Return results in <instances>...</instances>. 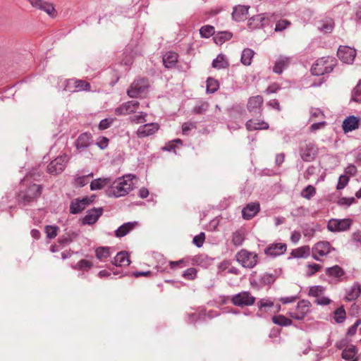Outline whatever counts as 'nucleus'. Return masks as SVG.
Listing matches in <instances>:
<instances>
[{
  "label": "nucleus",
  "instance_id": "obj_2",
  "mask_svg": "<svg viewBox=\"0 0 361 361\" xmlns=\"http://www.w3.org/2000/svg\"><path fill=\"white\" fill-rule=\"evenodd\" d=\"M136 177L132 174L123 176L115 181L113 185L108 189L107 194L109 196L120 197L128 194L133 190L134 186L133 180Z\"/></svg>",
  "mask_w": 361,
  "mask_h": 361
},
{
  "label": "nucleus",
  "instance_id": "obj_26",
  "mask_svg": "<svg viewBox=\"0 0 361 361\" xmlns=\"http://www.w3.org/2000/svg\"><path fill=\"white\" fill-rule=\"evenodd\" d=\"M178 61V54L175 52H169L163 57V62L166 68H171Z\"/></svg>",
  "mask_w": 361,
  "mask_h": 361
},
{
  "label": "nucleus",
  "instance_id": "obj_33",
  "mask_svg": "<svg viewBox=\"0 0 361 361\" xmlns=\"http://www.w3.org/2000/svg\"><path fill=\"white\" fill-rule=\"evenodd\" d=\"M271 319L274 324L282 326H287L292 324L291 319L281 314L275 315L272 317Z\"/></svg>",
  "mask_w": 361,
  "mask_h": 361
},
{
  "label": "nucleus",
  "instance_id": "obj_8",
  "mask_svg": "<svg viewBox=\"0 0 361 361\" xmlns=\"http://www.w3.org/2000/svg\"><path fill=\"white\" fill-rule=\"evenodd\" d=\"M67 161L68 157L66 154L58 157L48 165V172L54 175L61 173L64 170Z\"/></svg>",
  "mask_w": 361,
  "mask_h": 361
},
{
  "label": "nucleus",
  "instance_id": "obj_45",
  "mask_svg": "<svg viewBox=\"0 0 361 361\" xmlns=\"http://www.w3.org/2000/svg\"><path fill=\"white\" fill-rule=\"evenodd\" d=\"M92 267V263L87 259L80 260L76 265V269L79 270H89Z\"/></svg>",
  "mask_w": 361,
  "mask_h": 361
},
{
  "label": "nucleus",
  "instance_id": "obj_18",
  "mask_svg": "<svg viewBox=\"0 0 361 361\" xmlns=\"http://www.w3.org/2000/svg\"><path fill=\"white\" fill-rule=\"evenodd\" d=\"M159 128L157 123H151L140 126L137 130V135H152L155 134Z\"/></svg>",
  "mask_w": 361,
  "mask_h": 361
},
{
  "label": "nucleus",
  "instance_id": "obj_37",
  "mask_svg": "<svg viewBox=\"0 0 361 361\" xmlns=\"http://www.w3.org/2000/svg\"><path fill=\"white\" fill-rule=\"evenodd\" d=\"M96 257L102 260L108 258L110 256V251L109 247H100L95 251Z\"/></svg>",
  "mask_w": 361,
  "mask_h": 361
},
{
  "label": "nucleus",
  "instance_id": "obj_27",
  "mask_svg": "<svg viewBox=\"0 0 361 361\" xmlns=\"http://www.w3.org/2000/svg\"><path fill=\"white\" fill-rule=\"evenodd\" d=\"M246 127L248 130H262V129H267L269 125L265 122H257L255 120L250 119L246 123Z\"/></svg>",
  "mask_w": 361,
  "mask_h": 361
},
{
  "label": "nucleus",
  "instance_id": "obj_31",
  "mask_svg": "<svg viewBox=\"0 0 361 361\" xmlns=\"http://www.w3.org/2000/svg\"><path fill=\"white\" fill-rule=\"evenodd\" d=\"M245 240V232L240 229L234 232L232 235L231 242L235 246L241 245Z\"/></svg>",
  "mask_w": 361,
  "mask_h": 361
},
{
  "label": "nucleus",
  "instance_id": "obj_16",
  "mask_svg": "<svg viewBox=\"0 0 361 361\" xmlns=\"http://www.w3.org/2000/svg\"><path fill=\"white\" fill-rule=\"evenodd\" d=\"M249 6L238 5L234 7L232 16L237 21H242L247 18Z\"/></svg>",
  "mask_w": 361,
  "mask_h": 361
},
{
  "label": "nucleus",
  "instance_id": "obj_30",
  "mask_svg": "<svg viewBox=\"0 0 361 361\" xmlns=\"http://www.w3.org/2000/svg\"><path fill=\"white\" fill-rule=\"evenodd\" d=\"M228 66L225 56L219 54L212 62V67L216 69L226 68Z\"/></svg>",
  "mask_w": 361,
  "mask_h": 361
},
{
  "label": "nucleus",
  "instance_id": "obj_35",
  "mask_svg": "<svg viewBox=\"0 0 361 361\" xmlns=\"http://www.w3.org/2000/svg\"><path fill=\"white\" fill-rule=\"evenodd\" d=\"M85 208V203H81L80 200H76L71 204L70 210L72 214H78Z\"/></svg>",
  "mask_w": 361,
  "mask_h": 361
},
{
  "label": "nucleus",
  "instance_id": "obj_34",
  "mask_svg": "<svg viewBox=\"0 0 361 361\" xmlns=\"http://www.w3.org/2000/svg\"><path fill=\"white\" fill-rule=\"evenodd\" d=\"M361 293V288L360 286H353L351 288L350 291L348 293L347 295L345 296L346 300L352 301L355 300L359 297Z\"/></svg>",
  "mask_w": 361,
  "mask_h": 361
},
{
  "label": "nucleus",
  "instance_id": "obj_54",
  "mask_svg": "<svg viewBox=\"0 0 361 361\" xmlns=\"http://www.w3.org/2000/svg\"><path fill=\"white\" fill-rule=\"evenodd\" d=\"M231 37H232L231 33L224 32L219 33V36L216 37L215 40L217 44L218 43L221 44L225 40L230 39L231 38Z\"/></svg>",
  "mask_w": 361,
  "mask_h": 361
},
{
  "label": "nucleus",
  "instance_id": "obj_25",
  "mask_svg": "<svg viewBox=\"0 0 361 361\" xmlns=\"http://www.w3.org/2000/svg\"><path fill=\"white\" fill-rule=\"evenodd\" d=\"M290 59L288 57L280 56L275 63L273 68L274 73L280 74L282 73L283 69L288 66Z\"/></svg>",
  "mask_w": 361,
  "mask_h": 361
},
{
  "label": "nucleus",
  "instance_id": "obj_41",
  "mask_svg": "<svg viewBox=\"0 0 361 361\" xmlns=\"http://www.w3.org/2000/svg\"><path fill=\"white\" fill-rule=\"evenodd\" d=\"M218 81L212 78H209L207 81V91L210 93H214L218 90Z\"/></svg>",
  "mask_w": 361,
  "mask_h": 361
},
{
  "label": "nucleus",
  "instance_id": "obj_56",
  "mask_svg": "<svg viewBox=\"0 0 361 361\" xmlns=\"http://www.w3.org/2000/svg\"><path fill=\"white\" fill-rule=\"evenodd\" d=\"M205 239V235L204 233H201L199 235H197L193 238V243L198 247H201Z\"/></svg>",
  "mask_w": 361,
  "mask_h": 361
},
{
  "label": "nucleus",
  "instance_id": "obj_13",
  "mask_svg": "<svg viewBox=\"0 0 361 361\" xmlns=\"http://www.w3.org/2000/svg\"><path fill=\"white\" fill-rule=\"evenodd\" d=\"M139 106V102L137 101H129L121 104L119 107L116 109V114L117 115H126L134 113L137 111Z\"/></svg>",
  "mask_w": 361,
  "mask_h": 361
},
{
  "label": "nucleus",
  "instance_id": "obj_53",
  "mask_svg": "<svg viewBox=\"0 0 361 361\" xmlns=\"http://www.w3.org/2000/svg\"><path fill=\"white\" fill-rule=\"evenodd\" d=\"M47 236L49 238H54L57 235V227L47 226L45 228Z\"/></svg>",
  "mask_w": 361,
  "mask_h": 361
},
{
  "label": "nucleus",
  "instance_id": "obj_46",
  "mask_svg": "<svg viewBox=\"0 0 361 361\" xmlns=\"http://www.w3.org/2000/svg\"><path fill=\"white\" fill-rule=\"evenodd\" d=\"M352 98L355 102H361V81L354 88Z\"/></svg>",
  "mask_w": 361,
  "mask_h": 361
},
{
  "label": "nucleus",
  "instance_id": "obj_6",
  "mask_svg": "<svg viewBox=\"0 0 361 361\" xmlns=\"http://www.w3.org/2000/svg\"><path fill=\"white\" fill-rule=\"evenodd\" d=\"M352 223L350 219H331L328 222L327 228L331 232L345 231L350 228Z\"/></svg>",
  "mask_w": 361,
  "mask_h": 361
},
{
  "label": "nucleus",
  "instance_id": "obj_24",
  "mask_svg": "<svg viewBox=\"0 0 361 361\" xmlns=\"http://www.w3.org/2000/svg\"><path fill=\"white\" fill-rule=\"evenodd\" d=\"M113 264L117 267L128 266L130 264V260L126 252H118L114 257Z\"/></svg>",
  "mask_w": 361,
  "mask_h": 361
},
{
  "label": "nucleus",
  "instance_id": "obj_42",
  "mask_svg": "<svg viewBox=\"0 0 361 361\" xmlns=\"http://www.w3.org/2000/svg\"><path fill=\"white\" fill-rule=\"evenodd\" d=\"M93 176V173H90L86 176L78 177L75 179V183L80 187L85 186L89 183L90 178H92Z\"/></svg>",
  "mask_w": 361,
  "mask_h": 361
},
{
  "label": "nucleus",
  "instance_id": "obj_29",
  "mask_svg": "<svg viewBox=\"0 0 361 361\" xmlns=\"http://www.w3.org/2000/svg\"><path fill=\"white\" fill-rule=\"evenodd\" d=\"M357 353L356 348L354 345H350L345 349H344L342 352V358L345 360H356L355 355Z\"/></svg>",
  "mask_w": 361,
  "mask_h": 361
},
{
  "label": "nucleus",
  "instance_id": "obj_22",
  "mask_svg": "<svg viewBox=\"0 0 361 361\" xmlns=\"http://www.w3.org/2000/svg\"><path fill=\"white\" fill-rule=\"evenodd\" d=\"M137 225V221L126 223L118 227V228L115 231V235L118 238L123 237L134 229Z\"/></svg>",
  "mask_w": 361,
  "mask_h": 361
},
{
  "label": "nucleus",
  "instance_id": "obj_32",
  "mask_svg": "<svg viewBox=\"0 0 361 361\" xmlns=\"http://www.w3.org/2000/svg\"><path fill=\"white\" fill-rule=\"evenodd\" d=\"M255 52L250 49H245L243 51L241 56V62L245 66H249L252 63V59L253 58Z\"/></svg>",
  "mask_w": 361,
  "mask_h": 361
},
{
  "label": "nucleus",
  "instance_id": "obj_50",
  "mask_svg": "<svg viewBox=\"0 0 361 361\" xmlns=\"http://www.w3.org/2000/svg\"><path fill=\"white\" fill-rule=\"evenodd\" d=\"M197 275V270L195 268H189L186 269L183 276L188 280H193Z\"/></svg>",
  "mask_w": 361,
  "mask_h": 361
},
{
  "label": "nucleus",
  "instance_id": "obj_58",
  "mask_svg": "<svg viewBox=\"0 0 361 361\" xmlns=\"http://www.w3.org/2000/svg\"><path fill=\"white\" fill-rule=\"evenodd\" d=\"M361 324V319H358L356 321V322L352 325L348 330L347 334L350 336H352L355 334L357 327Z\"/></svg>",
  "mask_w": 361,
  "mask_h": 361
},
{
  "label": "nucleus",
  "instance_id": "obj_40",
  "mask_svg": "<svg viewBox=\"0 0 361 361\" xmlns=\"http://www.w3.org/2000/svg\"><path fill=\"white\" fill-rule=\"evenodd\" d=\"M326 274L334 277H340L344 274V271L339 266L335 265L332 267L328 268Z\"/></svg>",
  "mask_w": 361,
  "mask_h": 361
},
{
  "label": "nucleus",
  "instance_id": "obj_61",
  "mask_svg": "<svg viewBox=\"0 0 361 361\" xmlns=\"http://www.w3.org/2000/svg\"><path fill=\"white\" fill-rule=\"evenodd\" d=\"M310 274L312 275L321 270L322 266L317 264H311L308 265Z\"/></svg>",
  "mask_w": 361,
  "mask_h": 361
},
{
  "label": "nucleus",
  "instance_id": "obj_11",
  "mask_svg": "<svg viewBox=\"0 0 361 361\" xmlns=\"http://www.w3.org/2000/svg\"><path fill=\"white\" fill-rule=\"evenodd\" d=\"M337 56L343 62L350 64L355 58L356 51L348 46H341L338 49Z\"/></svg>",
  "mask_w": 361,
  "mask_h": 361
},
{
  "label": "nucleus",
  "instance_id": "obj_62",
  "mask_svg": "<svg viewBox=\"0 0 361 361\" xmlns=\"http://www.w3.org/2000/svg\"><path fill=\"white\" fill-rule=\"evenodd\" d=\"M259 309H262L266 307H272L274 305L273 302L268 300H261L257 303Z\"/></svg>",
  "mask_w": 361,
  "mask_h": 361
},
{
  "label": "nucleus",
  "instance_id": "obj_44",
  "mask_svg": "<svg viewBox=\"0 0 361 361\" xmlns=\"http://www.w3.org/2000/svg\"><path fill=\"white\" fill-rule=\"evenodd\" d=\"M89 144V137H78L75 142L76 148L79 150L87 147Z\"/></svg>",
  "mask_w": 361,
  "mask_h": 361
},
{
  "label": "nucleus",
  "instance_id": "obj_23",
  "mask_svg": "<svg viewBox=\"0 0 361 361\" xmlns=\"http://www.w3.org/2000/svg\"><path fill=\"white\" fill-rule=\"evenodd\" d=\"M264 99L262 97L259 95H257L255 97H252L250 98L248 102H247V109L248 110L254 112H257V110H259L262 104H263Z\"/></svg>",
  "mask_w": 361,
  "mask_h": 361
},
{
  "label": "nucleus",
  "instance_id": "obj_19",
  "mask_svg": "<svg viewBox=\"0 0 361 361\" xmlns=\"http://www.w3.org/2000/svg\"><path fill=\"white\" fill-rule=\"evenodd\" d=\"M360 120L353 116L346 118L342 124L343 129L345 133L352 131L359 127Z\"/></svg>",
  "mask_w": 361,
  "mask_h": 361
},
{
  "label": "nucleus",
  "instance_id": "obj_21",
  "mask_svg": "<svg viewBox=\"0 0 361 361\" xmlns=\"http://www.w3.org/2000/svg\"><path fill=\"white\" fill-rule=\"evenodd\" d=\"M102 214V209L98 208L90 210L87 214L83 218L82 222L84 224H93Z\"/></svg>",
  "mask_w": 361,
  "mask_h": 361
},
{
  "label": "nucleus",
  "instance_id": "obj_52",
  "mask_svg": "<svg viewBox=\"0 0 361 361\" xmlns=\"http://www.w3.org/2000/svg\"><path fill=\"white\" fill-rule=\"evenodd\" d=\"M290 25V22L287 20H279L275 27V31H282L286 29L288 25Z\"/></svg>",
  "mask_w": 361,
  "mask_h": 361
},
{
  "label": "nucleus",
  "instance_id": "obj_28",
  "mask_svg": "<svg viewBox=\"0 0 361 361\" xmlns=\"http://www.w3.org/2000/svg\"><path fill=\"white\" fill-rule=\"evenodd\" d=\"M111 183L110 178H98L92 180L90 183V189L92 190H100L104 186Z\"/></svg>",
  "mask_w": 361,
  "mask_h": 361
},
{
  "label": "nucleus",
  "instance_id": "obj_63",
  "mask_svg": "<svg viewBox=\"0 0 361 361\" xmlns=\"http://www.w3.org/2000/svg\"><path fill=\"white\" fill-rule=\"evenodd\" d=\"M326 123L325 121H321L318 123H313L310 126V130L312 133L315 131L317 129L323 128L326 126Z\"/></svg>",
  "mask_w": 361,
  "mask_h": 361
},
{
  "label": "nucleus",
  "instance_id": "obj_51",
  "mask_svg": "<svg viewBox=\"0 0 361 361\" xmlns=\"http://www.w3.org/2000/svg\"><path fill=\"white\" fill-rule=\"evenodd\" d=\"M324 288L320 286H315L310 288L309 295L313 297H319L323 292Z\"/></svg>",
  "mask_w": 361,
  "mask_h": 361
},
{
  "label": "nucleus",
  "instance_id": "obj_49",
  "mask_svg": "<svg viewBox=\"0 0 361 361\" xmlns=\"http://www.w3.org/2000/svg\"><path fill=\"white\" fill-rule=\"evenodd\" d=\"M349 181V177L348 176L341 175L338 178V182L336 186L337 190L343 189Z\"/></svg>",
  "mask_w": 361,
  "mask_h": 361
},
{
  "label": "nucleus",
  "instance_id": "obj_4",
  "mask_svg": "<svg viewBox=\"0 0 361 361\" xmlns=\"http://www.w3.org/2000/svg\"><path fill=\"white\" fill-rule=\"evenodd\" d=\"M235 258L243 267L252 269L257 263L258 255L255 252L242 249L236 253Z\"/></svg>",
  "mask_w": 361,
  "mask_h": 361
},
{
  "label": "nucleus",
  "instance_id": "obj_10",
  "mask_svg": "<svg viewBox=\"0 0 361 361\" xmlns=\"http://www.w3.org/2000/svg\"><path fill=\"white\" fill-rule=\"evenodd\" d=\"M28 1L32 7L44 11L51 18H55L57 16V12L53 4L49 2L43 0H28Z\"/></svg>",
  "mask_w": 361,
  "mask_h": 361
},
{
  "label": "nucleus",
  "instance_id": "obj_47",
  "mask_svg": "<svg viewBox=\"0 0 361 361\" xmlns=\"http://www.w3.org/2000/svg\"><path fill=\"white\" fill-rule=\"evenodd\" d=\"M196 128V124L193 122H185L182 126V132L184 135H188Z\"/></svg>",
  "mask_w": 361,
  "mask_h": 361
},
{
  "label": "nucleus",
  "instance_id": "obj_38",
  "mask_svg": "<svg viewBox=\"0 0 361 361\" xmlns=\"http://www.w3.org/2000/svg\"><path fill=\"white\" fill-rule=\"evenodd\" d=\"M345 314L343 307H340L335 310L334 319L336 323H342L345 319Z\"/></svg>",
  "mask_w": 361,
  "mask_h": 361
},
{
  "label": "nucleus",
  "instance_id": "obj_9",
  "mask_svg": "<svg viewBox=\"0 0 361 361\" xmlns=\"http://www.w3.org/2000/svg\"><path fill=\"white\" fill-rule=\"evenodd\" d=\"M334 247L327 241H320L316 243L312 248V257L316 260H319V257H323L328 255Z\"/></svg>",
  "mask_w": 361,
  "mask_h": 361
},
{
  "label": "nucleus",
  "instance_id": "obj_17",
  "mask_svg": "<svg viewBox=\"0 0 361 361\" xmlns=\"http://www.w3.org/2000/svg\"><path fill=\"white\" fill-rule=\"evenodd\" d=\"M259 211V203L248 204L242 210V215L245 219H250L254 217Z\"/></svg>",
  "mask_w": 361,
  "mask_h": 361
},
{
  "label": "nucleus",
  "instance_id": "obj_1",
  "mask_svg": "<svg viewBox=\"0 0 361 361\" xmlns=\"http://www.w3.org/2000/svg\"><path fill=\"white\" fill-rule=\"evenodd\" d=\"M42 187L36 183H28L27 179H24L20 183V191L18 194V202L26 205L35 201L42 194Z\"/></svg>",
  "mask_w": 361,
  "mask_h": 361
},
{
  "label": "nucleus",
  "instance_id": "obj_39",
  "mask_svg": "<svg viewBox=\"0 0 361 361\" xmlns=\"http://www.w3.org/2000/svg\"><path fill=\"white\" fill-rule=\"evenodd\" d=\"M316 194V189L312 185H307L301 192V196L307 200L311 199Z\"/></svg>",
  "mask_w": 361,
  "mask_h": 361
},
{
  "label": "nucleus",
  "instance_id": "obj_14",
  "mask_svg": "<svg viewBox=\"0 0 361 361\" xmlns=\"http://www.w3.org/2000/svg\"><path fill=\"white\" fill-rule=\"evenodd\" d=\"M317 154V149L312 144H305L300 147L301 158L305 161L314 160Z\"/></svg>",
  "mask_w": 361,
  "mask_h": 361
},
{
  "label": "nucleus",
  "instance_id": "obj_12",
  "mask_svg": "<svg viewBox=\"0 0 361 361\" xmlns=\"http://www.w3.org/2000/svg\"><path fill=\"white\" fill-rule=\"evenodd\" d=\"M310 307V302L307 300H301L298 303L296 309L290 312V316L295 319H303L307 313L309 312Z\"/></svg>",
  "mask_w": 361,
  "mask_h": 361
},
{
  "label": "nucleus",
  "instance_id": "obj_55",
  "mask_svg": "<svg viewBox=\"0 0 361 361\" xmlns=\"http://www.w3.org/2000/svg\"><path fill=\"white\" fill-rule=\"evenodd\" d=\"M324 117V113L319 109L312 108L310 110V118L312 119L315 118H323Z\"/></svg>",
  "mask_w": 361,
  "mask_h": 361
},
{
  "label": "nucleus",
  "instance_id": "obj_20",
  "mask_svg": "<svg viewBox=\"0 0 361 361\" xmlns=\"http://www.w3.org/2000/svg\"><path fill=\"white\" fill-rule=\"evenodd\" d=\"M286 250V245L285 243H274L269 246L265 250V253L271 256H277L283 254Z\"/></svg>",
  "mask_w": 361,
  "mask_h": 361
},
{
  "label": "nucleus",
  "instance_id": "obj_7",
  "mask_svg": "<svg viewBox=\"0 0 361 361\" xmlns=\"http://www.w3.org/2000/svg\"><path fill=\"white\" fill-rule=\"evenodd\" d=\"M233 305L239 307L252 305L255 302V298L250 293L243 291L233 295L231 298Z\"/></svg>",
  "mask_w": 361,
  "mask_h": 361
},
{
  "label": "nucleus",
  "instance_id": "obj_57",
  "mask_svg": "<svg viewBox=\"0 0 361 361\" xmlns=\"http://www.w3.org/2000/svg\"><path fill=\"white\" fill-rule=\"evenodd\" d=\"M109 145V139L106 137H99L97 141V145L100 149H105Z\"/></svg>",
  "mask_w": 361,
  "mask_h": 361
},
{
  "label": "nucleus",
  "instance_id": "obj_5",
  "mask_svg": "<svg viewBox=\"0 0 361 361\" xmlns=\"http://www.w3.org/2000/svg\"><path fill=\"white\" fill-rule=\"evenodd\" d=\"M149 87L148 79L140 78L135 80L130 85L127 94L131 98H136L145 94Z\"/></svg>",
  "mask_w": 361,
  "mask_h": 361
},
{
  "label": "nucleus",
  "instance_id": "obj_59",
  "mask_svg": "<svg viewBox=\"0 0 361 361\" xmlns=\"http://www.w3.org/2000/svg\"><path fill=\"white\" fill-rule=\"evenodd\" d=\"M357 173V169L354 165H349L345 169L346 176H354Z\"/></svg>",
  "mask_w": 361,
  "mask_h": 361
},
{
  "label": "nucleus",
  "instance_id": "obj_3",
  "mask_svg": "<svg viewBox=\"0 0 361 361\" xmlns=\"http://www.w3.org/2000/svg\"><path fill=\"white\" fill-rule=\"evenodd\" d=\"M336 59L331 56L320 58L312 65L311 72L314 75H322L329 73L336 66Z\"/></svg>",
  "mask_w": 361,
  "mask_h": 361
},
{
  "label": "nucleus",
  "instance_id": "obj_64",
  "mask_svg": "<svg viewBox=\"0 0 361 361\" xmlns=\"http://www.w3.org/2000/svg\"><path fill=\"white\" fill-rule=\"evenodd\" d=\"M352 240L355 243H361V230L356 231L352 234Z\"/></svg>",
  "mask_w": 361,
  "mask_h": 361
},
{
  "label": "nucleus",
  "instance_id": "obj_43",
  "mask_svg": "<svg viewBox=\"0 0 361 361\" xmlns=\"http://www.w3.org/2000/svg\"><path fill=\"white\" fill-rule=\"evenodd\" d=\"M202 37L208 38L214 33V27L212 25H204L200 30Z\"/></svg>",
  "mask_w": 361,
  "mask_h": 361
},
{
  "label": "nucleus",
  "instance_id": "obj_60",
  "mask_svg": "<svg viewBox=\"0 0 361 361\" xmlns=\"http://www.w3.org/2000/svg\"><path fill=\"white\" fill-rule=\"evenodd\" d=\"M333 26H334L333 20L331 19H330L326 22V23H324L321 27V30H322L323 31H324L326 32H330L333 29Z\"/></svg>",
  "mask_w": 361,
  "mask_h": 361
},
{
  "label": "nucleus",
  "instance_id": "obj_15",
  "mask_svg": "<svg viewBox=\"0 0 361 361\" xmlns=\"http://www.w3.org/2000/svg\"><path fill=\"white\" fill-rule=\"evenodd\" d=\"M71 85L75 88L73 91H90L91 90L90 84L82 80L70 79L67 81L66 87L70 90Z\"/></svg>",
  "mask_w": 361,
  "mask_h": 361
},
{
  "label": "nucleus",
  "instance_id": "obj_48",
  "mask_svg": "<svg viewBox=\"0 0 361 361\" xmlns=\"http://www.w3.org/2000/svg\"><path fill=\"white\" fill-rule=\"evenodd\" d=\"M182 145V141L180 139H175L169 143H167L164 147V150L166 151H174L175 152V147L176 145Z\"/></svg>",
  "mask_w": 361,
  "mask_h": 361
},
{
  "label": "nucleus",
  "instance_id": "obj_36",
  "mask_svg": "<svg viewBox=\"0 0 361 361\" xmlns=\"http://www.w3.org/2000/svg\"><path fill=\"white\" fill-rule=\"evenodd\" d=\"M310 248L309 246H302L293 251V255L295 257H304L309 255Z\"/></svg>",
  "mask_w": 361,
  "mask_h": 361
}]
</instances>
